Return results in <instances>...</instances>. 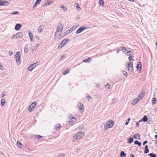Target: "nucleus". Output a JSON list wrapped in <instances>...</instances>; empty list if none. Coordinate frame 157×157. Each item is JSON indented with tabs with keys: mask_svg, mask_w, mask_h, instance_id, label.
I'll return each mask as SVG.
<instances>
[{
	"mask_svg": "<svg viewBox=\"0 0 157 157\" xmlns=\"http://www.w3.org/2000/svg\"><path fill=\"white\" fill-rule=\"evenodd\" d=\"M114 124V122L113 121L111 120L108 121L105 124V129L106 130L108 128H112Z\"/></svg>",
	"mask_w": 157,
	"mask_h": 157,
	"instance_id": "1",
	"label": "nucleus"
},
{
	"mask_svg": "<svg viewBox=\"0 0 157 157\" xmlns=\"http://www.w3.org/2000/svg\"><path fill=\"white\" fill-rule=\"evenodd\" d=\"M21 53L19 52H17L16 53L15 58H16V61L17 65H20L21 63Z\"/></svg>",
	"mask_w": 157,
	"mask_h": 157,
	"instance_id": "2",
	"label": "nucleus"
},
{
	"mask_svg": "<svg viewBox=\"0 0 157 157\" xmlns=\"http://www.w3.org/2000/svg\"><path fill=\"white\" fill-rule=\"evenodd\" d=\"M63 27L64 25L63 23L61 22L59 23L57 27L56 31H57V32L62 33L63 28Z\"/></svg>",
	"mask_w": 157,
	"mask_h": 157,
	"instance_id": "3",
	"label": "nucleus"
},
{
	"mask_svg": "<svg viewBox=\"0 0 157 157\" xmlns=\"http://www.w3.org/2000/svg\"><path fill=\"white\" fill-rule=\"evenodd\" d=\"M69 41V39H67L64 40L58 45V48L60 49L66 44Z\"/></svg>",
	"mask_w": 157,
	"mask_h": 157,
	"instance_id": "4",
	"label": "nucleus"
},
{
	"mask_svg": "<svg viewBox=\"0 0 157 157\" xmlns=\"http://www.w3.org/2000/svg\"><path fill=\"white\" fill-rule=\"evenodd\" d=\"M23 35V33L21 32H18L16 33L15 35H13L12 36V39H14V38L15 39H18L19 38H21Z\"/></svg>",
	"mask_w": 157,
	"mask_h": 157,
	"instance_id": "5",
	"label": "nucleus"
},
{
	"mask_svg": "<svg viewBox=\"0 0 157 157\" xmlns=\"http://www.w3.org/2000/svg\"><path fill=\"white\" fill-rule=\"evenodd\" d=\"M36 105V102H33L28 107V110L30 112H32L34 109Z\"/></svg>",
	"mask_w": 157,
	"mask_h": 157,
	"instance_id": "6",
	"label": "nucleus"
},
{
	"mask_svg": "<svg viewBox=\"0 0 157 157\" xmlns=\"http://www.w3.org/2000/svg\"><path fill=\"white\" fill-rule=\"evenodd\" d=\"M73 142H78V133H77L74 135L71 138Z\"/></svg>",
	"mask_w": 157,
	"mask_h": 157,
	"instance_id": "7",
	"label": "nucleus"
},
{
	"mask_svg": "<svg viewBox=\"0 0 157 157\" xmlns=\"http://www.w3.org/2000/svg\"><path fill=\"white\" fill-rule=\"evenodd\" d=\"M36 63H35L31 64L29 66L28 68V70L30 71H32L35 68L36 66Z\"/></svg>",
	"mask_w": 157,
	"mask_h": 157,
	"instance_id": "8",
	"label": "nucleus"
},
{
	"mask_svg": "<svg viewBox=\"0 0 157 157\" xmlns=\"http://www.w3.org/2000/svg\"><path fill=\"white\" fill-rule=\"evenodd\" d=\"M133 64L131 62H129L127 63L126 66L128 68V70L130 71H133Z\"/></svg>",
	"mask_w": 157,
	"mask_h": 157,
	"instance_id": "9",
	"label": "nucleus"
},
{
	"mask_svg": "<svg viewBox=\"0 0 157 157\" xmlns=\"http://www.w3.org/2000/svg\"><path fill=\"white\" fill-rule=\"evenodd\" d=\"M59 33V32H57L56 31L55 34V38L56 39H59L61 37V33Z\"/></svg>",
	"mask_w": 157,
	"mask_h": 157,
	"instance_id": "10",
	"label": "nucleus"
},
{
	"mask_svg": "<svg viewBox=\"0 0 157 157\" xmlns=\"http://www.w3.org/2000/svg\"><path fill=\"white\" fill-rule=\"evenodd\" d=\"M9 5V2L6 1L0 0V6H7Z\"/></svg>",
	"mask_w": 157,
	"mask_h": 157,
	"instance_id": "11",
	"label": "nucleus"
},
{
	"mask_svg": "<svg viewBox=\"0 0 157 157\" xmlns=\"http://www.w3.org/2000/svg\"><path fill=\"white\" fill-rule=\"evenodd\" d=\"M144 93L142 91H141V92L139 94L138 96V98L140 100H141L144 97Z\"/></svg>",
	"mask_w": 157,
	"mask_h": 157,
	"instance_id": "12",
	"label": "nucleus"
},
{
	"mask_svg": "<svg viewBox=\"0 0 157 157\" xmlns=\"http://www.w3.org/2000/svg\"><path fill=\"white\" fill-rule=\"evenodd\" d=\"M148 118L146 115L144 116V117L139 121V122H140L142 121L144 122H147L148 121Z\"/></svg>",
	"mask_w": 157,
	"mask_h": 157,
	"instance_id": "13",
	"label": "nucleus"
},
{
	"mask_svg": "<svg viewBox=\"0 0 157 157\" xmlns=\"http://www.w3.org/2000/svg\"><path fill=\"white\" fill-rule=\"evenodd\" d=\"M21 27V25L20 24H17L15 27V29L17 31L19 30Z\"/></svg>",
	"mask_w": 157,
	"mask_h": 157,
	"instance_id": "14",
	"label": "nucleus"
},
{
	"mask_svg": "<svg viewBox=\"0 0 157 157\" xmlns=\"http://www.w3.org/2000/svg\"><path fill=\"white\" fill-rule=\"evenodd\" d=\"M79 112H80L81 113H82L84 111V107L83 105L82 104H80L79 105Z\"/></svg>",
	"mask_w": 157,
	"mask_h": 157,
	"instance_id": "15",
	"label": "nucleus"
},
{
	"mask_svg": "<svg viewBox=\"0 0 157 157\" xmlns=\"http://www.w3.org/2000/svg\"><path fill=\"white\" fill-rule=\"evenodd\" d=\"M139 100L138 99V98H136L135 99L133 100L131 102V104L132 105H135L139 101Z\"/></svg>",
	"mask_w": 157,
	"mask_h": 157,
	"instance_id": "16",
	"label": "nucleus"
},
{
	"mask_svg": "<svg viewBox=\"0 0 157 157\" xmlns=\"http://www.w3.org/2000/svg\"><path fill=\"white\" fill-rule=\"evenodd\" d=\"M142 67V65L141 63L140 62H138L137 63L136 68L137 69L140 71L141 70V67Z\"/></svg>",
	"mask_w": 157,
	"mask_h": 157,
	"instance_id": "17",
	"label": "nucleus"
},
{
	"mask_svg": "<svg viewBox=\"0 0 157 157\" xmlns=\"http://www.w3.org/2000/svg\"><path fill=\"white\" fill-rule=\"evenodd\" d=\"M133 137L139 140L140 139V136L139 133H136L133 136Z\"/></svg>",
	"mask_w": 157,
	"mask_h": 157,
	"instance_id": "18",
	"label": "nucleus"
},
{
	"mask_svg": "<svg viewBox=\"0 0 157 157\" xmlns=\"http://www.w3.org/2000/svg\"><path fill=\"white\" fill-rule=\"evenodd\" d=\"M68 118L70 120L73 119L74 120V121L75 122H76L77 121L76 118L72 114H70V115L68 117Z\"/></svg>",
	"mask_w": 157,
	"mask_h": 157,
	"instance_id": "19",
	"label": "nucleus"
},
{
	"mask_svg": "<svg viewBox=\"0 0 157 157\" xmlns=\"http://www.w3.org/2000/svg\"><path fill=\"white\" fill-rule=\"evenodd\" d=\"M6 103V100L4 98L2 99L1 101V105L2 107Z\"/></svg>",
	"mask_w": 157,
	"mask_h": 157,
	"instance_id": "20",
	"label": "nucleus"
},
{
	"mask_svg": "<svg viewBox=\"0 0 157 157\" xmlns=\"http://www.w3.org/2000/svg\"><path fill=\"white\" fill-rule=\"evenodd\" d=\"M29 35L30 37V38L31 40V41H33V36L32 33L30 32L29 31Z\"/></svg>",
	"mask_w": 157,
	"mask_h": 157,
	"instance_id": "21",
	"label": "nucleus"
},
{
	"mask_svg": "<svg viewBox=\"0 0 157 157\" xmlns=\"http://www.w3.org/2000/svg\"><path fill=\"white\" fill-rule=\"evenodd\" d=\"M156 101L157 99L155 98H154L152 99L151 102L152 105L155 104H156Z\"/></svg>",
	"mask_w": 157,
	"mask_h": 157,
	"instance_id": "22",
	"label": "nucleus"
},
{
	"mask_svg": "<svg viewBox=\"0 0 157 157\" xmlns=\"http://www.w3.org/2000/svg\"><path fill=\"white\" fill-rule=\"evenodd\" d=\"M127 140H128V143L129 144L131 143L133 141V139L131 137H130Z\"/></svg>",
	"mask_w": 157,
	"mask_h": 157,
	"instance_id": "23",
	"label": "nucleus"
},
{
	"mask_svg": "<svg viewBox=\"0 0 157 157\" xmlns=\"http://www.w3.org/2000/svg\"><path fill=\"white\" fill-rule=\"evenodd\" d=\"M28 51V48L27 46V45L26 44L25 47L24 49V52L25 53H27Z\"/></svg>",
	"mask_w": 157,
	"mask_h": 157,
	"instance_id": "24",
	"label": "nucleus"
},
{
	"mask_svg": "<svg viewBox=\"0 0 157 157\" xmlns=\"http://www.w3.org/2000/svg\"><path fill=\"white\" fill-rule=\"evenodd\" d=\"M91 61V59L90 58H89L87 59H85L83 60V62L86 63H88L90 62Z\"/></svg>",
	"mask_w": 157,
	"mask_h": 157,
	"instance_id": "25",
	"label": "nucleus"
},
{
	"mask_svg": "<svg viewBox=\"0 0 157 157\" xmlns=\"http://www.w3.org/2000/svg\"><path fill=\"white\" fill-rule=\"evenodd\" d=\"M65 155V154L64 153H59L57 156V157H64Z\"/></svg>",
	"mask_w": 157,
	"mask_h": 157,
	"instance_id": "26",
	"label": "nucleus"
},
{
	"mask_svg": "<svg viewBox=\"0 0 157 157\" xmlns=\"http://www.w3.org/2000/svg\"><path fill=\"white\" fill-rule=\"evenodd\" d=\"M43 27L40 25L39 28V29H38V31L39 33H40L42 30H43Z\"/></svg>",
	"mask_w": 157,
	"mask_h": 157,
	"instance_id": "27",
	"label": "nucleus"
},
{
	"mask_svg": "<svg viewBox=\"0 0 157 157\" xmlns=\"http://www.w3.org/2000/svg\"><path fill=\"white\" fill-rule=\"evenodd\" d=\"M17 145L18 146L21 148H23L24 147L23 145L20 142H17Z\"/></svg>",
	"mask_w": 157,
	"mask_h": 157,
	"instance_id": "28",
	"label": "nucleus"
},
{
	"mask_svg": "<svg viewBox=\"0 0 157 157\" xmlns=\"http://www.w3.org/2000/svg\"><path fill=\"white\" fill-rule=\"evenodd\" d=\"M86 28L85 26H82L79 28V33H81L84 29H86Z\"/></svg>",
	"mask_w": 157,
	"mask_h": 157,
	"instance_id": "29",
	"label": "nucleus"
},
{
	"mask_svg": "<svg viewBox=\"0 0 157 157\" xmlns=\"http://www.w3.org/2000/svg\"><path fill=\"white\" fill-rule=\"evenodd\" d=\"M104 4V2L103 0H99V4L100 6H103Z\"/></svg>",
	"mask_w": 157,
	"mask_h": 157,
	"instance_id": "30",
	"label": "nucleus"
},
{
	"mask_svg": "<svg viewBox=\"0 0 157 157\" xmlns=\"http://www.w3.org/2000/svg\"><path fill=\"white\" fill-rule=\"evenodd\" d=\"M69 71L68 69H67L65 70L63 73V75H65L69 73Z\"/></svg>",
	"mask_w": 157,
	"mask_h": 157,
	"instance_id": "31",
	"label": "nucleus"
},
{
	"mask_svg": "<svg viewBox=\"0 0 157 157\" xmlns=\"http://www.w3.org/2000/svg\"><path fill=\"white\" fill-rule=\"evenodd\" d=\"M84 133L83 132H79V137L82 138L84 136Z\"/></svg>",
	"mask_w": 157,
	"mask_h": 157,
	"instance_id": "32",
	"label": "nucleus"
},
{
	"mask_svg": "<svg viewBox=\"0 0 157 157\" xmlns=\"http://www.w3.org/2000/svg\"><path fill=\"white\" fill-rule=\"evenodd\" d=\"M60 8L62 9L63 10L65 11H66L67 10V7L63 5H61L60 7Z\"/></svg>",
	"mask_w": 157,
	"mask_h": 157,
	"instance_id": "33",
	"label": "nucleus"
},
{
	"mask_svg": "<svg viewBox=\"0 0 157 157\" xmlns=\"http://www.w3.org/2000/svg\"><path fill=\"white\" fill-rule=\"evenodd\" d=\"M17 14H19V12L17 11H14L11 13V15H17Z\"/></svg>",
	"mask_w": 157,
	"mask_h": 157,
	"instance_id": "34",
	"label": "nucleus"
},
{
	"mask_svg": "<svg viewBox=\"0 0 157 157\" xmlns=\"http://www.w3.org/2000/svg\"><path fill=\"white\" fill-rule=\"evenodd\" d=\"M34 136L36 138L38 139L43 138V136L39 135H35Z\"/></svg>",
	"mask_w": 157,
	"mask_h": 157,
	"instance_id": "35",
	"label": "nucleus"
},
{
	"mask_svg": "<svg viewBox=\"0 0 157 157\" xmlns=\"http://www.w3.org/2000/svg\"><path fill=\"white\" fill-rule=\"evenodd\" d=\"M134 143L136 144H138L139 146H140L141 144V143L139 142L138 140L135 141Z\"/></svg>",
	"mask_w": 157,
	"mask_h": 157,
	"instance_id": "36",
	"label": "nucleus"
},
{
	"mask_svg": "<svg viewBox=\"0 0 157 157\" xmlns=\"http://www.w3.org/2000/svg\"><path fill=\"white\" fill-rule=\"evenodd\" d=\"M61 128V125L59 124H58L56 125V126L55 128L57 130H59Z\"/></svg>",
	"mask_w": 157,
	"mask_h": 157,
	"instance_id": "37",
	"label": "nucleus"
},
{
	"mask_svg": "<svg viewBox=\"0 0 157 157\" xmlns=\"http://www.w3.org/2000/svg\"><path fill=\"white\" fill-rule=\"evenodd\" d=\"M125 153L123 151H122L121 153V157H124L126 156Z\"/></svg>",
	"mask_w": 157,
	"mask_h": 157,
	"instance_id": "38",
	"label": "nucleus"
},
{
	"mask_svg": "<svg viewBox=\"0 0 157 157\" xmlns=\"http://www.w3.org/2000/svg\"><path fill=\"white\" fill-rule=\"evenodd\" d=\"M72 31L73 29H71V28L66 32V34H69Z\"/></svg>",
	"mask_w": 157,
	"mask_h": 157,
	"instance_id": "39",
	"label": "nucleus"
},
{
	"mask_svg": "<svg viewBox=\"0 0 157 157\" xmlns=\"http://www.w3.org/2000/svg\"><path fill=\"white\" fill-rule=\"evenodd\" d=\"M48 5H50L51 4H52L53 2V0H48Z\"/></svg>",
	"mask_w": 157,
	"mask_h": 157,
	"instance_id": "40",
	"label": "nucleus"
},
{
	"mask_svg": "<svg viewBox=\"0 0 157 157\" xmlns=\"http://www.w3.org/2000/svg\"><path fill=\"white\" fill-rule=\"evenodd\" d=\"M105 86L106 88L107 89H109L111 87L110 85L109 84H107V85Z\"/></svg>",
	"mask_w": 157,
	"mask_h": 157,
	"instance_id": "41",
	"label": "nucleus"
},
{
	"mask_svg": "<svg viewBox=\"0 0 157 157\" xmlns=\"http://www.w3.org/2000/svg\"><path fill=\"white\" fill-rule=\"evenodd\" d=\"M78 26V25H75L74 26H73L71 28L73 29V30H74Z\"/></svg>",
	"mask_w": 157,
	"mask_h": 157,
	"instance_id": "42",
	"label": "nucleus"
},
{
	"mask_svg": "<svg viewBox=\"0 0 157 157\" xmlns=\"http://www.w3.org/2000/svg\"><path fill=\"white\" fill-rule=\"evenodd\" d=\"M120 48H121V50H124V51H125H125H127L126 48L124 47H121Z\"/></svg>",
	"mask_w": 157,
	"mask_h": 157,
	"instance_id": "43",
	"label": "nucleus"
},
{
	"mask_svg": "<svg viewBox=\"0 0 157 157\" xmlns=\"http://www.w3.org/2000/svg\"><path fill=\"white\" fill-rule=\"evenodd\" d=\"M74 120H72V121H69V124L71 125H72L74 124V122H75V121H74Z\"/></svg>",
	"mask_w": 157,
	"mask_h": 157,
	"instance_id": "44",
	"label": "nucleus"
},
{
	"mask_svg": "<svg viewBox=\"0 0 157 157\" xmlns=\"http://www.w3.org/2000/svg\"><path fill=\"white\" fill-rule=\"evenodd\" d=\"M40 45V44L39 43H36L35 44V46H34V48H37L38 47H39Z\"/></svg>",
	"mask_w": 157,
	"mask_h": 157,
	"instance_id": "45",
	"label": "nucleus"
},
{
	"mask_svg": "<svg viewBox=\"0 0 157 157\" xmlns=\"http://www.w3.org/2000/svg\"><path fill=\"white\" fill-rule=\"evenodd\" d=\"M86 97L88 99V100H90V99H91L92 98L90 96L89 94H87L86 95Z\"/></svg>",
	"mask_w": 157,
	"mask_h": 157,
	"instance_id": "46",
	"label": "nucleus"
},
{
	"mask_svg": "<svg viewBox=\"0 0 157 157\" xmlns=\"http://www.w3.org/2000/svg\"><path fill=\"white\" fill-rule=\"evenodd\" d=\"M6 95V92H3L2 94V97H3Z\"/></svg>",
	"mask_w": 157,
	"mask_h": 157,
	"instance_id": "47",
	"label": "nucleus"
},
{
	"mask_svg": "<svg viewBox=\"0 0 157 157\" xmlns=\"http://www.w3.org/2000/svg\"><path fill=\"white\" fill-rule=\"evenodd\" d=\"M122 72H123V75H125V76H127V73L126 71H123Z\"/></svg>",
	"mask_w": 157,
	"mask_h": 157,
	"instance_id": "48",
	"label": "nucleus"
},
{
	"mask_svg": "<svg viewBox=\"0 0 157 157\" xmlns=\"http://www.w3.org/2000/svg\"><path fill=\"white\" fill-rule=\"evenodd\" d=\"M41 0H37L36 2L35 3H36V4H39Z\"/></svg>",
	"mask_w": 157,
	"mask_h": 157,
	"instance_id": "49",
	"label": "nucleus"
},
{
	"mask_svg": "<svg viewBox=\"0 0 157 157\" xmlns=\"http://www.w3.org/2000/svg\"><path fill=\"white\" fill-rule=\"evenodd\" d=\"M149 150L148 149H145V150L144 151V153L145 154L149 152Z\"/></svg>",
	"mask_w": 157,
	"mask_h": 157,
	"instance_id": "50",
	"label": "nucleus"
},
{
	"mask_svg": "<svg viewBox=\"0 0 157 157\" xmlns=\"http://www.w3.org/2000/svg\"><path fill=\"white\" fill-rule=\"evenodd\" d=\"M132 52L131 51H128V50H127V51H125H125L124 52L125 53L127 54H128L130 52Z\"/></svg>",
	"mask_w": 157,
	"mask_h": 157,
	"instance_id": "51",
	"label": "nucleus"
},
{
	"mask_svg": "<svg viewBox=\"0 0 157 157\" xmlns=\"http://www.w3.org/2000/svg\"><path fill=\"white\" fill-rule=\"evenodd\" d=\"M128 59L130 61H131L132 59V58L131 56H130L128 57Z\"/></svg>",
	"mask_w": 157,
	"mask_h": 157,
	"instance_id": "52",
	"label": "nucleus"
},
{
	"mask_svg": "<svg viewBox=\"0 0 157 157\" xmlns=\"http://www.w3.org/2000/svg\"><path fill=\"white\" fill-rule=\"evenodd\" d=\"M38 5L37 4H36V3H35V4L33 6V8H35L36 6V5Z\"/></svg>",
	"mask_w": 157,
	"mask_h": 157,
	"instance_id": "53",
	"label": "nucleus"
},
{
	"mask_svg": "<svg viewBox=\"0 0 157 157\" xmlns=\"http://www.w3.org/2000/svg\"><path fill=\"white\" fill-rule=\"evenodd\" d=\"M13 54V53L12 52H10L9 53V55L10 56H12Z\"/></svg>",
	"mask_w": 157,
	"mask_h": 157,
	"instance_id": "54",
	"label": "nucleus"
},
{
	"mask_svg": "<svg viewBox=\"0 0 157 157\" xmlns=\"http://www.w3.org/2000/svg\"><path fill=\"white\" fill-rule=\"evenodd\" d=\"M147 141H145L143 142V145H144L145 144H147Z\"/></svg>",
	"mask_w": 157,
	"mask_h": 157,
	"instance_id": "55",
	"label": "nucleus"
},
{
	"mask_svg": "<svg viewBox=\"0 0 157 157\" xmlns=\"http://www.w3.org/2000/svg\"><path fill=\"white\" fill-rule=\"evenodd\" d=\"M76 4H77L76 8H77V10H78V3H76Z\"/></svg>",
	"mask_w": 157,
	"mask_h": 157,
	"instance_id": "56",
	"label": "nucleus"
},
{
	"mask_svg": "<svg viewBox=\"0 0 157 157\" xmlns=\"http://www.w3.org/2000/svg\"><path fill=\"white\" fill-rule=\"evenodd\" d=\"M3 67L2 65H0V69H3L2 68H3Z\"/></svg>",
	"mask_w": 157,
	"mask_h": 157,
	"instance_id": "57",
	"label": "nucleus"
},
{
	"mask_svg": "<svg viewBox=\"0 0 157 157\" xmlns=\"http://www.w3.org/2000/svg\"><path fill=\"white\" fill-rule=\"evenodd\" d=\"M145 149H148V146L147 145H146L145 146Z\"/></svg>",
	"mask_w": 157,
	"mask_h": 157,
	"instance_id": "58",
	"label": "nucleus"
},
{
	"mask_svg": "<svg viewBox=\"0 0 157 157\" xmlns=\"http://www.w3.org/2000/svg\"><path fill=\"white\" fill-rule=\"evenodd\" d=\"M139 121H138V122H137L136 123V124L137 125V126L138 127H139Z\"/></svg>",
	"mask_w": 157,
	"mask_h": 157,
	"instance_id": "59",
	"label": "nucleus"
},
{
	"mask_svg": "<svg viewBox=\"0 0 157 157\" xmlns=\"http://www.w3.org/2000/svg\"><path fill=\"white\" fill-rule=\"evenodd\" d=\"M130 157H134V156L133 155L131 154L130 155Z\"/></svg>",
	"mask_w": 157,
	"mask_h": 157,
	"instance_id": "60",
	"label": "nucleus"
},
{
	"mask_svg": "<svg viewBox=\"0 0 157 157\" xmlns=\"http://www.w3.org/2000/svg\"><path fill=\"white\" fill-rule=\"evenodd\" d=\"M128 121H127V122H126V123H125V125H127V124H128Z\"/></svg>",
	"mask_w": 157,
	"mask_h": 157,
	"instance_id": "61",
	"label": "nucleus"
},
{
	"mask_svg": "<svg viewBox=\"0 0 157 157\" xmlns=\"http://www.w3.org/2000/svg\"><path fill=\"white\" fill-rule=\"evenodd\" d=\"M130 118H129L128 119V122H129V121H130Z\"/></svg>",
	"mask_w": 157,
	"mask_h": 157,
	"instance_id": "62",
	"label": "nucleus"
},
{
	"mask_svg": "<svg viewBox=\"0 0 157 157\" xmlns=\"http://www.w3.org/2000/svg\"><path fill=\"white\" fill-rule=\"evenodd\" d=\"M120 51V50H117V53H118Z\"/></svg>",
	"mask_w": 157,
	"mask_h": 157,
	"instance_id": "63",
	"label": "nucleus"
},
{
	"mask_svg": "<svg viewBox=\"0 0 157 157\" xmlns=\"http://www.w3.org/2000/svg\"><path fill=\"white\" fill-rule=\"evenodd\" d=\"M155 45L156 46V49H157V42L155 43Z\"/></svg>",
	"mask_w": 157,
	"mask_h": 157,
	"instance_id": "64",
	"label": "nucleus"
}]
</instances>
